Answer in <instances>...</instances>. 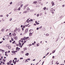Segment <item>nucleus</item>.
<instances>
[{
	"label": "nucleus",
	"mask_w": 65,
	"mask_h": 65,
	"mask_svg": "<svg viewBox=\"0 0 65 65\" xmlns=\"http://www.w3.org/2000/svg\"><path fill=\"white\" fill-rule=\"evenodd\" d=\"M19 45H21L22 43V42H23V41L22 40H20L19 41Z\"/></svg>",
	"instance_id": "nucleus-1"
},
{
	"label": "nucleus",
	"mask_w": 65,
	"mask_h": 65,
	"mask_svg": "<svg viewBox=\"0 0 65 65\" xmlns=\"http://www.w3.org/2000/svg\"><path fill=\"white\" fill-rule=\"evenodd\" d=\"M28 38H29V37H24V38L23 39H22V40H26H26H27V39H28Z\"/></svg>",
	"instance_id": "nucleus-2"
},
{
	"label": "nucleus",
	"mask_w": 65,
	"mask_h": 65,
	"mask_svg": "<svg viewBox=\"0 0 65 65\" xmlns=\"http://www.w3.org/2000/svg\"><path fill=\"white\" fill-rule=\"evenodd\" d=\"M28 31V29H26L25 30V33H27Z\"/></svg>",
	"instance_id": "nucleus-3"
},
{
	"label": "nucleus",
	"mask_w": 65,
	"mask_h": 65,
	"mask_svg": "<svg viewBox=\"0 0 65 65\" xmlns=\"http://www.w3.org/2000/svg\"><path fill=\"white\" fill-rule=\"evenodd\" d=\"M13 36L14 37V36H16V34L15 33H14L13 34Z\"/></svg>",
	"instance_id": "nucleus-4"
},
{
	"label": "nucleus",
	"mask_w": 65,
	"mask_h": 65,
	"mask_svg": "<svg viewBox=\"0 0 65 65\" xmlns=\"http://www.w3.org/2000/svg\"><path fill=\"white\" fill-rule=\"evenodd\" d=\"M14 38L15 39V40H17V39H18V37L17 36L15 37H14Z\"/></svg>",
	"instance_id": "nucleus-5"
},
{
	"label": "nucleus",
	"mask_w": 65,
	"mask_h": 65,
	"mask_svg": "<svg viewBox=\"0 0 65 65\" xmlns=\"http://www.w3.org/2000/svg\"><path fill=\"white\" fill-rule=\"evenodd\" d=\"M29 35L30 36H32V33L30 32L29 33Z\"/></svg>",
	"instance_id": "nucleus-6"
},
{
	"label": "nucleus",
	"mask_w": 65,
	"mask_h": 65,
	"mask_svg": "<svg viewBox=\"0 0 65 65\" xmlns=\"http://www.w3.org/2000/svg\"><path fill=\"white\" fill-rule=\"evenodd\" d=\"M35 23L37 25H38L39 24V23L38 22L37 23V21H35Z\"/></svg>",
	"instance_id": "nucleus-7"
},
{
	"label": "nucleus",
	"mask_w": 65,
	"mask_h": 65,
	"mask_svg": "<svg viewBox=\"0 0 65 65\" xmlns=\"http://www.w3.org/2000/svg\"><path fill=\"white\" fill-rule=\"evenodd\" d=\"M51 4H52L53 5V6L54 5V3L53 2H52L51 3Z\"/></svg>",
	"instance_id": "nucleus-8"
},
{
	"label": "nucleus",
	"mask_w": 65,
	"mask_h": 65,
	"mask_svg": "<svg viewBox=\"0 0 65 65\" xmlns=\"http://www.w3.org/2000/svg\"><path fill=\"white\" fill-rule=\"evenodd\" d=\"M12 53H13L14 54V53H15V52L14 51H12Z\"/></svg>",
	"instance_id": "nucleus-9"
},
{
	"label": "nucleus",
	"mask_w": 65,
	"mask_h": 65,
	"mask_svg": "<svg viewBox=\"0 0 65 65\" xmlns=\"http://www.w3.org/2000/svg\"><path fill=\"white\" fill-rule=\"evenodd\" d=\"M14 10L15 11H18V9H15Z\"/></svg>",
	"instance_id": "nucleus-10"
},
{
	"label": "nucleus",
	"mask_w": 65,
	"mask_h": 65,
	"mask_svg": "<svg viewBox=\"0 0 65 65\" xmlns=\"http://www.w3.org/2000/svg\"><path fill=\"white\" fill-rule=\"evenodd\" d=\"M53 10H54V9L53 8H51L50 10V11H53Z\"/></svg>",
	"instance_id": "nucleus-11"
},
{
	"label": "nucleus",
	"mask_w": 65,
	"mask_h": 65,
	"mask_svg": "<svg viewBox=\"0 0 65 65\" xmlns=\"http://www.w3.org/2000/svg\"><path fill=\"white\" fill-rule=\"evenodd\" d=\"M29 54L28 53H27L25 54V56H28L29 55Z\"/></svg>",
	"instance_id": "nucleus-12"
},
{
	"label": "nucleus",
	"mask_w": 65,
	"mask_h": 65,
	"mask_svg": "<svg viewBox=\"0 0 65 65\" xmlns=\"http://www.w3.org/2000/svg\"><path fill=\"white\" fill-rule=\"evenodd\" d=\"M21 10V7H19V8L18 9V10Z\"/></svg>",
	"instance_id": "nucleus-13"
},
{
	"label": "nucleus",
	"mask_w": 65,
	"mask_h": 65,
	"mask_svg": "<svg viewBox=\"0 0 65 65\" xmlns=\"http://www.w3.org/2000/svg\"><path fill=\"white\" fill-rule=\"evenodd\" d=\"M21 30L20 28H18V32H20V31Z\"/></svg>",
	"instance_id": "nucleus-14"
},
{
	"label": "nucleus",
	"mask_w": 65,
	"mask_h": 65,
	"mask_svg": "<svg viewBox=\"0 0 65 65\" xmlns=\"http://www.w3.org/2000/svg\"><path fill=\"white\" fill-rule=\"evenodd\" d=\"M12 62V60H10L9 62V63L10 64H11V63Z\"/></svg>",
	"instance_id": "nucleus-15"
},
{
	"label": "nucleus",
	"mask_w": 65,
	"mask_h": 65,
	"mask_svg": "<svg viewBox=\"0 0 65 65\" xmlns=\"http://www.w3.org/2000/svg\"><path fill=\"white\" fill-rule=\"evenodd\" d=\"M27 11H25L23 12V13H27Z\"/></svg>",
	"instance_id": "nucleus-16"
},
{
	"label": "nucleus",
	"mask_w": 65,
	"mask_h": 65,
	"mask_svg": "<svg viewBox=\"0 0 65 65\" xmlns=\"http://www.w3.org/2000/svg\"><path fill=\"white\" fill-rule=\"evenodd\" d=\"M23 5V4H21L20 5V7H21V8H22V7Z\"/></svg>",
	"instance_id": "nucleus-17"
},
{
	"label": "nucleus",
	"mask_w": 65,
	"mask_h": 65,
	"mask_svg": "<svg viewBox=\"0 0 65 65\" xmlns=\"http://www.w3.org/2000/svg\"><path fill=\"white\" fill-rule=\"evenodd\" d=\"M4 29L3 28L1 30L2 32H3V31H4Z\"/></svg>",
	"instance_id": "nucleus-18"
},
{
	"label": "nucleus",
	"mask_w": 65,
	"mask_h": 65,
	"mask_svg": "<svg viewBox=\"0 0 65 65\" xmlns=\"http://www.w3.org/2000/svg\"><path fill=\"white\" fill-rule=\"evenodd\" d=\"M39 45H40V44L38 43L37 44V46H39Z\"/></svg>",
	"instance_id": "nucleus-19"
},
{
	"label": "nucleus",
	"mask_w": 65,
	"mask_h": 65,
	"mask_svg": "<svg viewBox=\"0 0 65 65\" xmlns=\"http://www.w3.org/2000/svg\"><path fill=\"white\" fill-rule=\"evenodd\" d=\"M55 51H56V50L53 51L52 54H54V53L55 52Z\"/></svg>",
	"instance_id": "nucleus-20"
},
{
	"label": "nucleus",
	"mask_w": 65,
	"mask_h": 65,
	"mask_svg": "<svg viewBox=\"0 0 65 65\" xmlns=\"http://www.w3.org/2000/svg\"><path fill=\"white\" fill-rule=\"evenodd\" d=\"M26 6H25L24 7V9H25L26 8Z\"/></svg>",
	"instance_id": "nucleus-21"
},
{
	"label": "nucleus",
	"mask_w": 65,
	"mask_h": 65,
	"mask_svg": "<svg viewBox=\"0 0 65 65\" xmlns=\"http://www.w3.org/2000/svg\"><path fill=\"white\" fill-rule=\"evenodd\" d=\"M15 62H19V59H18V60H15Z\"/></svg>",
	"instance_id": "nucleus-22"
},
{
	"label": "nucleus",
	"mask_w": 65,
	"mask_h": 65,
	"mask_svg": "<svg viewBox=\"0 0 65 65\" xmlns=\"http://www.w3.org/2000/svg\"><path fill=\"white\" fill-rule=\"evenodd\" d=\"M46 7H45L43 9L44 10H46Z\"/></svg>",
	"instance_id": "nucleus-23"
},
{
	"label": "nucleus",
	"mask_w": 65,
	"mask_h": 65,
	"mask_svg": "<svg viewBox=\"0 0 65 65\" xmlns=\"http://www.w3.org/2000/svg\"><path fill=\"white\" fill-rule=\"evenodd\" d=\"M21 53L23 54V53H24V51H21Z\"/></svg>",
	"instance_id": "nucleus-24"
},
{
	"label": "nucleus",
	"mask_w": 65,
	"mask_h": 65,
	"mask_svg": "<svg viewBox=\"0 0 65 65\" xmlns=\"http://www.w3.org/2000/svg\"><path fill=\"white\" fill-rule=\"evenodd\" d=\"M15 41H14L12 42V43H13V44H14V43H15Z\"/></svg>",
	"instance_id": "nucleus-25"
},
{
	"label": "nucleus",
	"mask_w": 65,
	"mask_h": 65,
	"mask_svg": "<svg viewBox=\"0 0 65 65\" xmlns=\"http://www.w3.org/2000/svg\"><path fill=\"white\" fill-rule=\"evenodd\" d=\"M37 3V2L36 1H35L34 2V4H35V3Z\"/></svg>",
	"instance_id": "nucleus-26"
},
{
	"label": "nucleus",
	"mask_w": 65,
	"mask_h": 65,
	"mask_svg": "<svg viewBox=\"0 0 65 65\" xmlns=\"http://www.w3.org/2000/svg\"><path fill=\"white\" fill-rule=\"evenodd\" d=\"M9 46L8 45H6V47H8Z\"/></svg>",
	"instance_id": "nucleus-27"
},
{
	"label": "nucleus",
	"mask_w": 65,
	"mask_h": 65,
	"mask_svg": "<svg viewBox=\"0 0 65 65\" xmlns=\"http://www.w3.org/2000/svg\"><path fill=\"white\" fill-rule=\"evenodd\" d=\"M32 45V44H29L28 45V46H31Z\"/></svg>",
	"instance_id": "nucleus-28"
},
{
	"label": "nucleus",
	"mask_w": 65,
	"mask_h": 65,
	"mask_svg": "<svg viewBox=\"0 0 65 65\" xmlns=\"http://www.w3.org/2000/svg\"><path fill=\"white\" fill-rule=\"evenodd\" d=\"M28 5H29V4H26V5L25 6H26V7H27V6H28Z\"/></svg>",
	"instance_id": "nucleus-29"
},
{
	"label": "nucleus",
	"mask_w": 65,
	"mask_h": 65,
	"mask_svg": "<svg viewBox=\"0 0 65 65\" xmlns=\"http://www.w3.org/2000/svg\"><path fill=\"white\" fill-rule=\"evenodd\" d=\"M8 48H9V49H10L11 47H10V46H9L8 47Z\"/></svg>",
	"instance_id": "nucleus-30"
},
{
	"label": "nucleus",
	"mask_w": 65,
	"mask_h": 65,
	"mask_svg": "<svg viewBox=\"0 0 65 65\" xmlns=\"http://www.w3.org/2000/svg\"><path fill=\"white\" fill-rule=\"evenodd\" d=\"M11 20H12V18H10V19H9V21H11Z\"/></svg>",
	"instance_id": "nucleus-31"
},
{
	"label": "nucleus",
	"mask_w": 65,
	"mask_h": 65,
	"mask_svg": "<svg viewBox=\"0 0 65 65\" xmlns=\"http://www.w3.org/2000/svg\"><path fill=\"white\" fill-rule=\"evenodd\" d=\"M14 63V64H16V61H15L14 62H13Z\"/></svg>",
	"instance_id": "nucleus-32"
},
{
	"label": "nucleus",
	"mask_w": 65,
	"mask_h": 65,
	"mask_svg": "<svg viewBox=\"0 0 65 65\" xmlns=\"http://www.w3.org/2000/svg\"><path fill=\"white\" fill-rule=\"evenodd\" d=\"M37 17H39V14H37Z\"/></svg>",
	"instance_id": "nucleus-33"
},
{
	"label": "nucleus",
	"mask_w": 65,
	"mask_h": 65,
	"mask_svg": "<svg viewBox=\"0 0 65 65\" xmlns=\"http://www.w3.org/2000/svg\"><path fill=\"white\" fill-rule=\"evenodd\" d=\"M48 54H49V53H48L45 56H47V55H48Z\"/></svg>",
	"instance_id": "nucleus-34"
},
{
	"label": "nucleus",
	"mask_w": 65,
	"mask_h": 65,
	"mask_svg": "<svg viewBox=\"0 0 65 65\" xmlns=\"http://www.w3.org/2000/svg\"><path fill=\"white\" fill-rule=\"evenodd\" d=\"M48 35H49V34H47L46 35V36H48Z\"/></svg>",
	"instance_id": "nucleus-35"
},
{
	"label": "nucleus",
	"mask_w": 65,
	"mask_h": 65,
	"mask_svg": "<svg viewBox=\"0 0 65 65\" xmlns=\"http://www.w3.org/2000/svg\"><path fill=\"white\" fill-rule=\"evenodd\" d=\"M2 52H3V53H4V50H2Z\"/></svg>",
	"instance_id": "nucleus-36"
},
{
	"label": "nucleus",
	"mask_w": 65,
	"mask_h": 65,
	"mask_svg": "<svg viewBox=\"0 0 65 65\" xmlns=\"http://www.w3.org/2000/svg\"><path fill=\"white\" fill-rule=\"evenodd\" d=\"M29 60V61H30V59L29 58H28V59H27L26 60V61H27V60Z\"/></svg>",
	"instance_id": "nucleus-37"
},
{
	"label": "nucleus",
	"mask_w": 65,
	"mask_h": 65,
	"mask_svg": "<svg viewBox=\"0 0 65 65\" xmlns=\"http://www.w3.org/2000/svg\"><path fill=\"white\" fill-rule=\"evenodd\" d=\"M11 40H12V41H13L14 40L12 38L11 39Z\"/></svg>",
	"instance_id": "nucleus-38"
},
{
	"label": "nucleus",
	"mask_w": 65,
	"mask_h": 65,
	"mask_svg": "<svg viewBox=\"0 0 65 65\" xmlns=\"http://www.w3.org/2000/svg\"><path fill=\"white\" fill-rule=\"evenodd\" d=\"M30 9H29V8H27V10H29Z\"/></svg>",
	"instance_id": "nucleus-39"
},
{
	"label": "nucleus",
	"mask_w": 65,
	"mask_h": 65,
	"mask_svg": "<svg viewBox=\"0 0 65 65\" xmlns=\"http://www.w3.org/2000/svg\"><path fill=\"white\" fill-rule=\"evenodd\" d=\"M12 2H11L10 3V4H12Z\"/></svg>",
	"instance_id": "nucleus-40"
},
{
	"label": "nucleus",
	"mask_w": 65,
	"mask_h": 65,
	"mask_svg": "<svg viewBox=\"0 0 65 65\" xmlns=\"http://www.w3.org/2000/svg\"><path fill=\"white\" fill-rule=\"evenodd\" d=\"M20 60H22V59H23V57L20 58Z\"/></svg>",
	"instance_id": "nucleus-41"
},
{
	"label": "nucleus",
	"mask_w": 65,
	"mask_h": 65,
	"mask_svg": "<svg viewBox=\"0 0 65 65\" xmlns=\"http://www.w3.org/2000/svg\"><path fill=\"white\" fill-rule=\"evenodd\" d=\"M16 46H19V45L18 44H16Z\"/></svg>",
	"instance_id": "nucleus-42"
},
{
	"label": "nucleus",
	"mask_w": 65,
	"mask_h": 65,
	"mask_svg": "<svg viewBox=\"0 0 65 65\" xmlns=\"http://www.w3.org/2000/svg\"><path fill=\"white\" fill-rule=\"evenodd\" d=\"M5 56H6L7 57V56H8V55H7V54H6L5 55Z\"/></svg>",
	"instance_id": "nucleus-43"
},
{
	"label": "nucleus",
	"mask_w": 65,
	"mask_h": 65,
	"mask_svg": "<svg viewBox=\"0 0 65 65\" xmlns=\"http://www.w3.org/2000/svg\"><path fill=\"white\" fill-rule=\"evenodd\" d=\"M18 48H19L18 47H17L16 48V50H18Z\"/></svg>",
	"instance_id": "nucleus-44"
},
{
	"label": "nucleus",
	"mask_w": 65,
	"mask_h": 65,
	"mask_svg": "<svg viewBox=\"0 0 65 65\" xmlns=\"http://www.w3.org/2000/svg\"><path fill=\"white\" fill-rule=\"evenodd\" d=\"M26 21L27 23H29V22L28 20H26Z\"/></svg>",
	"instance_id": "nucleus-45"
},
{
	"label": "nucleus",
	"mask_w": 65,
	"mask_h": 65,
	"mask_svg": "<svg viewBox=\"0 0 65 65\" xmlns=\"http://www.w3.org/2000/svg\"><path fill=\"white\" fill-rule=\"evenodd\" d=\"M3 17V15H0V18L1 17Z\"/></svg>",
	"instance_id": "nucleus-46"
},
{
	"label": "nucleus",
	"mask_w": 65,
	"mask_h": 65,
	"mask_svg": "<svg viewBox=\"0 0 65 65\" xmlns=\"http://www.w3.org/2000/svg\"><path fill=\"white\" fill-rule=\"evenodd\" d=\"M7 17H8V16H9V15H8V14H7V15H6Z\"/></svg>",
	"instance_id": "nucleus-47"
},
{
	"label": "nucleus",
	"mask_w": 65,
	"mask_h": 65,
	"mask_svg": "<svg viewBox=\"0 0 65 65\" xmlns=\"http://www.w3.org/2000/svg\"><path fill=\"white\" fill-rule=\"evenodd\" d=\"M7 65H9V62H8L7 63Z\"/></svg>",
	"instance_id": "nucleus-48"
},
{
	"label": "nucleus",
	"mask_w": 65,
	"mask_h": 65,
	"mask_svg": "<svg viewBox=\"0 0 65 65\" xmlns=\"http://www.w3.org/2000/svg\"><path fill=\"white\" fill-rule=\"evenodd\" d=\"M24 50L25 51H26V50H27V48H25Z\"/></svg>",
	"instance_id": "nucleus-49"
},
{
	"label": "nucleus",
	"mask_w": 65,
	"mask_h": 65,
	"mask_svg": "<svg viewBox=\"0 0 65 65\" xmlns=\"http://www.w3.org/2000/svg\"><path fill=\"white\" fill-rule=\"evenodd\" d=\"M52 58L53 59H54L55 58V57L54 56H53L52 57Z\"/></svg>",
	"instance_id": "nucleus-50"
},
{
	"label": "nucleus",
	"mask_w": 65,
	"mask_h": 65,
	"mask_svg": "<svg viewBox=\"0 0 65 65\" xmlns=\"http://www.w3.org/2000/svg\"><path fill=\"white\" fill-rule=\"evenodd\" d=\"M17 58H14V60H17Z\"/></svg>",
	"instance_id": "nucleus-51"
},
{
	"label": "nucleus",
	"mask_w": 65,
	"mask_h": 65,
	"mask_svg": "<svg viewBox=\"0 0 65 65\" xmlns=\"http://www.w3.org/2000/svg\"><path fill=\"white\" fill-rule=\"evenodd\" d=\"M25 26H23V28H25Z\"/></svg>",
	"instance_id": "nucleus-52"
},
{
	"label": "nucleus",
	"mask_w": 65,
	"mask_h": 65,
	"mask_svg": "<svg viewBox=\"0 0 65 65\" xmlns=\"http://www.w3.org/2000/svg\"><path fill=\"white\" fill-rule=\"evenodd\" d=\"M17 30H16L15 29L14 30V32H16V31H17Z\"/></svg>",
	"instance_id": "nucleus-53"
},
{
	"label": "nucleus",
	"mask_w": 65,
	"mask_h": 65,
	"mask_svg": "<svg viewBox=\"0 0 65 65\" xmlns=\"http://www.w3.org/2000/svg\"><path fill=\"white\" fill-rule=\"evenodd\" d=\"M11 35V33H9V35Z\"/></svg>",
	"instance_id": "nucleus-54"
},
{
	"label": "nucleus",
	"mask_w": 65,
	"mask_h": 65,
	"mask_svg": "<svg viewBox=\"0 0 65 65\" xmlns=\"http://www.w3.org/2000/svg\"><path fill=\"white\" fill-rule=\"evenodd\" d=\"M34 26H36V24H34Z\"/></svg>",
	"instance_id": "nucleus-55"
},
{
	"label": "nucleus",
	"mask_w": 65,
	"mask_h": 65,
	"mask_svg": "<svg viewBox=\"0 0 65 65\" xmlns=\"http://www.w3.org/2000/svg\"><path fill=\"white\" fill-rule=\"evenodd\" d=\"M3 64H5V62H3Z\"/></svg>",
	"instance_id": "nucleus-56"
},
{
	"label": "nucleus",
	"mask_w": 65,
	"mask_h": 65,
	"mask_svg": "<svg viewBox=\"0 0 65 65\" xmlns=\"http://www.w3.org/2000/svg\"><path fill=\"white\" fill-rule=\"evenodd\" d=\"M24 43H23L22 44V45H24Z\"/></svg>",
	"instance_id": "nucleus-57"
},
{
	"label": "nucleus",
	"mask_w": 65,
	"mask_h": 65,
	"mask_svg": "<svg viewBox=\"0 0 65 65\" xmlns=\"http://www.w3.org/2000/svg\"><path fill=\"white\" fill-rule=\"evenodd\" d=\"M3 61H4V62H5V59H3Z\"/></svg>",
	"instance_id": "nucleus-58"
},
{
	"label": "nucleus",
	"mask_w": 65,
	"mask_h": 65,
	"mask_svg": "<svg viewBox=\"0 0 65 65\" xmlns=\"http://www.w3.org/2000/svg\"><path fill=\"white\" fill-rule=\"evenodd\" d=\"M64 6H65V5H62V7H64Z\"/></svg>",
	"instance_id": "nucleus-59"
},
{
	"label": "nucleus",
	"mask_w": 65,
	"mask_h": 65,
	"mask_svg": "<svg viewBox=\"0 0 65 65\" xmlns=\"http://www.w3.org/2000/svg\"><path fill=\"white\" fill-rule=\"evenodd\" d=\"M52 14H53V13H54V12L53 11L52 12Z\"/></svg>",
	"instance_id": "nucleus-60"
},
{
	"label": "nucleus",
	"mask_w": 65,
	"mask_h": 65,
	"mask_svg": "<svg viewBox=\"0 0 65 65\" xmlns=\"http://www.w3.org/2000/svg\"><path fill=\"white\" fill-rule=\"evenodd\" d=\"M15 30L17 31V30H18V28H15Z\"/></svg>",
	"instance_id": "nucleus-61"
},
{
	"label": "nucleus",
	"mask_w": 65,
	"mask_h": 65,
	"mask_svg": "<svg viewBox=\"0 0 65 65\" xmlns=\"http://www.w3.org/2000/svg\"><path fill=\"white\" fill-rule=\"evenodd\" d=\"M24 43H25V42H26V41H24Z\"/></svg>",
	"instance_id": "nucleus-62"
},
{
	"label": "nucleus",
	"mask_w": 65,
	"mask_h": 65,
	"mask_svg": "<svg viewBox=\"0 0 65 65\" xmlns=\"http://www.w3.org/2000/svg\"><path fill=\"white\" fill-rule=\"evenodd\" d=\"M5 53L6 54H7V52H5Z\"/></svg>",
	"instance_id": "nucleus-63"
},
{
	"label": "nucleus",
	"mask_w": 65,
	"mask_h": 65,
	"mask_svg": "<svg viewBox=\"0 0 65 65\" xmlns=\"http://www.w3.org/2000/svg\"><path fill=\"white\" fill-rule=\"evenodd\" d=\"M32 45H34V44H35V43H32Z\"/></svg>",
	"instance_id": "nucleus-64"
}]
</instances>
